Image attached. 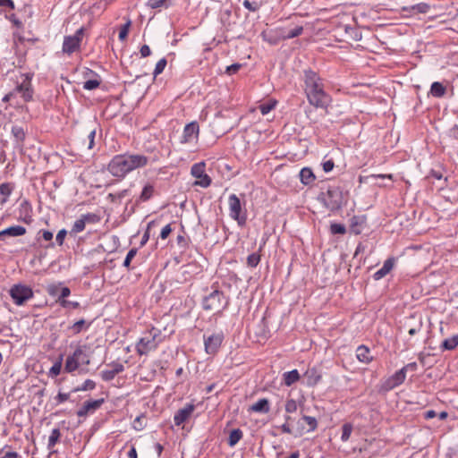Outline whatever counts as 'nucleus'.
<instances>
[{
    "mask_svg": "<svg viewBox=\"0 0 458 458\" xmlns=\"http://www.w3.org/2000/svg\"><path fill=\"white\" fill-rule=\"evenodd\" d=\"M303 89L309 104L326 113L332 104L331 96L325 90L323 79L314 71L306 70L303 74Z\"/></svg>",
    "mask_w": 458,
    "mask_h": 458,
    "instance_id": "1",
    "label": "nucleus"
},
{
    "mask_svg": "<svg viewBox=\"0 0 458 458\" xmlns=\"http://www.w3.org/2000/svg\"><path fill=\"white\" fill-rule=\"evenodd\" d=\"M148 157L142 154H119L110 160L107 170L113 176L123 179L131 172L148 165Z\"/></svg>",
    "mask_w": 458,
    "mask_h": 458,
    "instance_id": "2",
    "label": "nucleus"
},
{
    "mask_svg": "<svg viewBox=\"0 0 458 458\" xmlns=\"http://www.w3.org/2000/svg\"><path fill=\"white\" fill-rule=\"evenodd\" d=\"M32 77L30 73H21L17 77L15 88L3 98V102H11L18 106L21 105L18 96L24 103L31 101L34 95Z\"/></svg>",
    "mask_w": 458,
    "mask_h": 458,
    "instance_id": "3",
    "label": "nucleus"
},
{
    "mask_svg": "<svg viewBox=\"0 0 458 458\" xmlns=\"http://www.w3.org/2000/svg\"><path fill=\"white\" fill-rule=\"evenodd\" d=\"M160 343V331L155 327L146 331L136 344L135 349L139 355H147L155 351Z\"/></svg>",
    "mask_w": 458,
    "mask_h": 458,
    "instance_id": "4",
    "label": "nucleus"
},
{
    "mask_svg": "<svg viewBox=\"0 0 458 458\" xmlns=\"http://www.w3.org/2000/svg\"><path fill=\"white\" fill-rule=\"evenodd\" d=\"M224 299L223 292L215 290L203 299L202 307L205 310L219 312L228 305V301Z\"/></svg>",
    "mask_w": 458,
    "mask_h": 458,
    "instance_id": "5",
    "label": "nucleus"
},
{
    "mask_svg": "<svg viewBox=\"0 0 458 458\" xmlns=\"http://www.w3.org/2000/svg\"><path fill=\"white\" fill-rule=\"evenodd\" d=\"M228 208L230 217L237 221L239 225H244L247 221V215L243 211L242 202L236 194H231L228 197Z\"/></svg>",
    "mask_w": 458,
    "mask_h": 458,
    "instance_id": "6",
    "label": "nucleus"
},
{
    "mask_svg": "<svg viewBox=\"0 0 458 458\" xmlns=\"http://www.w3.org/2000/svg\"><path fill=\"white\" fill-rule=\"evenodd\" d=\"M191 174L195 178L193 186L208 188L212 183L211 177L206 173V162L204 161L194 164L191 168Z\"/></svg>",
    "mask_w": 458,
    "mask_h": 458,
    "instance_id": "7",
    "label": "nucleus"
},
{
    "mask_svg": "<svg viewBox=\"0 0 458 458\" xmlns=\"http://www.w3.org/2000/svg\"><path fill=\"white\" fill-rule=\"evenodd\" d=\"M9 293L13 302L18 306L23 305L34 296L31 287L22 284H13Z\"/></svg>",
    "mask_w": 458,
    "mask_h": 458,
    "instance_id": "8",
    "label": "nucleus"
},
{
    "mask_svg": "<svg viewBox=\"0 0 458 458\" xmlns=\"http://www.w3.org/2000/svg\"><path fill=\"white\" fill-rule=\"evenodd\" d=\"M81 364L89 365V359L82 348L78 347L72 355L67 357L64 365V370L68 373H72L75 371Z\"/></svg>",
    "mask_w": 458,
    "mask_h": 458,
    "instance_id": "9",
    "label": "nucleus"
},
{
    "mask_svg": "<svg viewBox=\"0 0 458 458\" xmlns=\"http://www.w3.org/2000/svg\"><path fill=\"white\" fill-rule=\"evenodd\" d=\"M84 29L81 28L73 35L65 36L63 42L62 50L64 54L71 55L81 48L83 38Z\"/></svg>",
    "mask_w": 458,
    "mask_h": 458,
    "instance_id": "10",
    "label": "nucleus"
},
{
    "mask_svg": "<svg viewBox=\"0 0 458 458\" xmlns=\"http://www.w3.org/2000/svg\"><path fill=\"white\" fill-rule=\"evenodd\" d=\"M323 200L328 209L337 210L343 204V193L337 187L329 188L323 195Z\"/></svg>",
    "mask_w": 458,
    "mask_h": 458,
    "instance_id": "11",
    "label": "nucleus"
},
{
    "mask_svg": "<svg viewBox=\"0 0 458 458\" xmlns=\"http://www.w3.org/2000/svg\"><path fill=\"white\" fill-rule=\"evenodd\" d=\"M224 341L222 332H215L209 335H204L205 352L209 355H215L220 349Z\"/></svg>",
    "mask_w": 458,
    "mask_h": 458,
    "instance_id": "12",
    "label": "nucleus"
},
{
    "mask_svg": "<svg viewBox=\"0 0 458 458\" xmlns=\"http://www.w3.org/2000/svg\"><path fill=\"white\" fill-rule=\"evenodd\" d=\"M262 38L270 45H276L281 40H286V28L277 27L262 32Z\"/></svg>",
    "mask_w": 458,
    "mask_h": 458,
    "instance_id": "13",
    "label": "nucleus"
},
{
    "mask_svg": "<svg viewBox=\"0 0 458 458\" xmlns=\"http://www.w3.org/2000/svg\"><path fill=\"white\" fill-rule=\"evenodd\" d=\"M199 134V126L197 122H191L185 125L182 136V143H190L198 140Z\"/></svg>",
    "mask_w": 458,
    "mask_h": 458,
    "instance_id": "14",
    "label": "nucleus"
},
{
    "mask_svg": "<svg viewBox=\"0 0 458 458\" xmlns=\"http://www.w3.org/2000/svg\"><path fill=\"white\" fill-rule=\"evenodd\" d=\"M194 410L195 406L192 403H188L183 408L178 410L174 417V424L180 426L184 423L189 420Z\"/></svg>",
    "mask_w": 458,
    "mask_h": 458,
    "instance_id": "15",
    "label": "nucleus"
},
{
    "mask_svg": "<svg viewBox=\"0 0 458 458\" xmlns=\"http://www.w3.org/2000/svg\"><path fill=\"white\" fill-rule=\"evenodd\" d=\"M405 378L406 374L404 373V370L401 369L386 380L385 388L386 390L394 389L402 385Z\"/></svg>",
    "mask_w": 458,
    "mask_h": 458,
    "instance_id": "16",
    "label": "nucleus"
},
{
    "mask_svg": "<svg viewBox=\"0 0 458 458\" xmlns=\"http://www.w3.org/2000/svg\"><path fill=\"white\" fill-rule=\"evenodd\" d=\"M108 369H106L101 372L102 379L105 381L114 379L116 375L124 370V366L120 362H114L108 365Z\"/></svg>",
    "mask_w": 458,
    "mask_h": 458,
    "instance_id": "17",
    "label": "nucleus"
},
{
    "mask_svg": "<svg viewBox=\"0 0 458 458\" xmlns=\"http://www.w3.org/2000/svg\"><path fill=\"white\" fill-rule=\"evenodd\" d=\"M104 403V399L87 401L83 403L82 407L78 410L77 415L79 417H85L90 412H94L98 410L102 403Z\"/></svg>",
    "mask_w": 458,
    "mask_h": 458,
    "instance_id": "18",
    "label": "nucleus"
},
{
    "mask_svg": "<svg viewBox=\"0 0 458 458\" xmlns=\"http://www.w3.org/2000/svg\"><path fill=\"white\" fill-rule=\"evenodd\" d=\"M304 377L309 386H315L320 382L322 375L318 368L312 367L307 369L304 373Z\"/></svg>",
    "mask_w": 458,
    "mask_h": 458,
    "instance_id": "19",
    "label": "nucleus"
},
{
    "mask_svg": "<svg viewBox=\"0 0 458 458\" xmlns=\"http://www.w3.org/2000/svg\"><path fill=\"white\" fill-rule=\"evenodd\" d=\"M27 230L21 225H13L0 231V241H4L6 236L18 237L26 233Z\"/></svg>",
    "mask_w": 458,
    "mask_h": 458,
    "instance_id": "20",
    "label": "nucleus"
},
{
    "mask_svg": "<svg viewBox=\"0 0 458 458\" xmlns=\"http://www.w3.org/2000/svg\"><path fill=\"white\" fill-rule=\"evenodd\" d=\"M356 358L360 362L364 364H369L373 360L369 348L363 344L357 347Z\"/></svg>",
    "mask_w": 458,
    "mask_h": 458,
    "instance_id": "21",
    "label": "nucleus"
},
{
    "mask_svg": "<svg viewBox=\"0 0 458 458\" xmlns=\"http://www.w3.org/2000/svg\"><path fill=\"white\" fill-rule=\"evenodd\" d=\"M394 258L387 259L384 262L383 267L374 274V276H373L374 279L379 280V279L385 277L394 268Z\"/></svg>",
    "mask_w": 458,
    "mask_h": 458,
    "instance_id": "22",
    "label": "nucleus"
},
{
    "mask_svg": "<svg viewBox=\"0 0 458 458\" xmlns=\"http://www.w3.org/2000/svg\"><path fill=\"white\" fill-rule=\"evenodd\" d=\"M249 411L267 413L270 411L269 401L266 398L259 399L250 407Z\"/></svg>",
    "mask_w": 458,
    "mask_h": 458,
    "instance_id": "23",
    "label": "nucleus"
},
{
    "mask_svg": "<svg viewBox=\"0 0 458 458\" xmlns=\"http://www.w3.org/2000/svg\"><path fill=\"white\" fill-rule=\"evenodd\" d=\"M11 134L18 145H21L26 138V131L23 127L20 125H13Z\"/></svg>",
    "mask_w": 458,
    "mask_h": 458,
    "instance_id": "24",
    "label": "nucleus"
},
{
    "mask_svg": "<svg viewBox=\"0 0 458 458\" xmlns=\"http://www.w3.org/2000/svg\"><path fill=\"white\" fill-rule=\"evenodd\" d=\"M301 378L300 373L297 369L284 372L283 374V381L286 386H291Z\"/></svg>",
    "mask_w": 458,
    "mask_h": 458,
    "instance_id": "25",
    "label": "nucleus"
},
{
    "mask_svg": "<svg viewBox=\"0 0 458 458\" xmlns=\"http://www.w3.org/2000/svg\"><path fill=\"white\" fill-rule=\"evenodd\" d=\"M300 179L303 184L309 185L315 181L316 177L310 168L304 167L300 172Z\"/></svg>",
    "mask_w": 458,
    "mask_h": 458,
    "instance_id": "26",
    "label": "nucleus"
},
{
    "mask_svg": "<svg viewBox=\"0 0 458 458\" xmlns=\"http://www.w3.org/2000/svg\"><path fill=\"white\" fill-rule=\"evenodd\" d=\"M446 92V88L438 81H435L431 84L430 94L435 98H442Z\"/></svg>",
    "mask_w": 458,
    "mask_h": 458,
    "instance_id": "27",
    "label": "nucleus"
},
{
    "mask_svg": "<svg viewBox=\"0 0 458 458\" xmlns=\"http://www.w3.org/2000/svg\"><path fill=\"white\" fill-rule=\"evenodd\" d=\"M154 193H155L154 185L152 183H147L143 187L139 199L142 202L148 201V199H150L153 197Z\"/></svg>",
    "mask_w": 458,
    "mask_h": 458,
    "instance_id": "28",
    "label": "nucleus"
},
{
    "mask_svg": "<svg viewBox=\"0 0 458 458\" xmlns=\"http://www.w3.org/2000/svg\"><path fill=\"white\" fill-rule=\"evenodd\" d=\"M12 182H4L0 185V195L2 196V203H5L13 191Z\"/></svg>",
    "mask_w": 458,
    "mask_h": 458,
    "instance_id": "29",
    "label": "nucleus"
},
{
    "mask_svg": "<svg viewBox=\"0 0 458 458\" xmlns=\"http://www.w3.org/2000/svg\"><path fill=\"white\" fill-rule=\"evenodd\" d=\"M242 436H243V433L240 428L233 429L230 432L229 437H228L229 446H231V447L234 446L242 438Z\"/></svg>",
    "mask_w": 458,
    "mask_h": 458,
    "instance_id": "30",
    "label": "nucleus"
},
{
    "mask_svg": "<svg viewBox=\"0 0 458 458\" xmlns=\"http://www.w3.org/2000/svg\"><path fill=\"white\" fill-rule=\"evenodd\" d=\"M277 104V101L275 99H269L265 103H261L258 106V109L263 115L267 114L271 110H273Z\"/></svg>",
    "mask_w": 458,
    "mask_h": 458,
    "instance_id": "31",
    "label": "nucleus"
},
{
    "mask_svg": "<svg viewBox=\"0 0 458 458\" xmlns=\"http://www.w3.org/2000/svg\"><path fill=\"white\" fill-rule=\"evenodd\" d=\"M458 346V334L453 335L451 338L445 339L441 344L443 350H454Z\"/></svg>",
    "mask_w": 458,
    "mask_h": 458,
    "instance_id": "32",
    "label": "nucleus"
},
{
    "mask_svg": "<svg viewBox=\"0 0 458 458\" xmlns=\"http://www.w3.org/2000/svg\"><path fill=\"white\" fill-rule=\"evenodd\" d=\"M60 437H61L60 429L54 428L51 431V434L48 438L47 448L49 450L53 449L55 447V445L57 444V442L59 441Z\"/></svg>",
    "mask_w": 458,
    "mask_h": 458,
    "instance_id": "33",
    "label": "nucleus"
},
{
    "mask_svg": "<svg viewBox=\"0 0 458 458\" xmlns=\"http://www.w3.org/2000/svg\"><path fill=\"white\" fill-rule=\"evenodd\" d=\"M171 0H148L147 5L151 9L167 8Z\"/></svg>",
    "mask_w": 458,
    "mask_h": 458,
    "instance_id": "34",
    "label": "nucleus"
},
{
    "mask_svg": "<svg viewBox=\"0 0 458 458\" xmlns=\"http://www.w3.org/2000/svg\"><path fill=\"white\" fill-rule=\"evenodd\" d=\"M353 427L351 423H344L342 427V436L341 440L343 442H347L350 439L352 435Z\"/></svg>",
    "mask_w": 458,
    "mask_h": 458,
    "instance_id": "35",
    "label": "nucleus"
},
{
    "mask_svg": "<svg viewBox=\"0 0 458 458\" xmlns=\"http://www.w3.org/2000/svg\"><path fill=\"white\" fill-rule=\"evenodd\" d=\"M63 356H60L58 360L49 369V376L52 377H57L62 369Z\"/></svg>",
    "mask_w": 458,
    "mask_h": 458,
    "instance_id": "36",
    "label": "nucleus"
},
{
    "mask_svg": "<svg viewBox=\"0 0 458 458\" xmlns=\"http://www.w3.org/2000/svg\"><path fill=\"white\" fill-rule=\"evenodd\" d=\"M302 420L307 423L309 426V432L314 431L318 428V421L315 417L303 415Z\"/></svg>",
    "mask_w": 458,
    "mask_h": 458,
    "instance_id": "37",
    "label": "nucleus"
},
{
    "mask_svg": "<svg viewBox=\"0 0 458 458\" xmlns=\"http://www.w3.org/2000/svg\"><path fill=\"white\" fill-rule=\"evenodd\" d=\"M131 24V21L128 20L127 22L124 23L121 27L120 31H119V35H118V38H119V39L121 41H124L127 38Z\"/></svg>",
    "mask_w": 458,
    "mask_h": 458,
    "instance_id": "38",
    "label": "nucleus"
},
{
    "mask_svg": "<svg viewBox=\"0 0 458 458\" xmlns=\"http://www.w3.org/2000/svg\"><path fill=\"white\" fill-rule=\"evenodd\" d=\"M61 284H62L61 283H59V284H55V283L49 284L47 286L46 290H47V293L50 296L55 297V296L58 295V294H60Z\"/></svg>",
    "mask_w": 458,
    "mask_h": 458,
    "instance_id": "39",
    "label": "nucleus"
},
{
    "mask_svg": "<svg viewBox=\"0 0 458 458\" xmlns=\"http://www.w3.org/2000/svg\"><path fill=\"white\" fill-rule=\"evenodd\" d=\"M167 64V61L165 58H161L156 64V67L153 72V75L156 78L160 73H162Z\"/></svg>",
    "mask_w": 458,
    "mask_h": 458,
    "instance_id": "40",
    "label": "nucleus"
},
{
    "mask_svg": "<svg viewBox=\"0 0 458 458\" xmlns=\"http://www.w3.org/2000/svg\"><path fill=\"white\" fill-rule=\"evenodd\" d=\"M303 32V27L302 26H296L293 30L286 29V38L287 39L293 38L296 37H299Z\"/></svg>",
    "mask_w": 458,
    "mask_h": 458,
    "instance_id": "41",
    "label": "nucleus"
},
{
    "mask_svg": "<svg viewBox=\"0 0 458 458\" xmlns=\"http://www.w3.org/2000/svg\"><path fill=\"white\" fill-rule=\"evenodd\" d=\"M81 218L84 221V224H96L98 223L100 218L98 215L93 213H87L81 216Z\"/></svg>",
    "mask_w": 458,
    "mask_h": 458,
    "instance_id": "42",
    "label": "nucleus"
},
{
    "mask_svg": "<svg viewBox=\"0 0 458 458\" xmlns=\"http://www.w3.org/2000/svg\"><path fill=\"white\" fill-rule=\"evenodd\" d=\"M260 262V255L258 253H252L247 258V265L250 267H256Z\"/></svg>",
    "mask_w": 458,
    "mask_h": 458,
    "instance_id": "43",
    "label": "nucleus"
},
{
    "mask_svg": "<svg viewBox=\"0 0 458 458\" xmlns=\"http://www.w3.org/2000/svg\"><path fill=\"white\" fill-rule=\"evenodd\" d=\"M100 82L101 81L98 79H92V80L86 81L83 83V89H87V90L96 89L99 87Z\"/></svg>",
    "mask_w": 458,
    "mask_h": 458,
    "instance_id": "44",
    "label": "nucleus"
},
{
    "mask_svg": "<svg viewBox=\"0 0 458 458\" xmlns=\"http://www.w3.org/2000/svg\"><path fill=\"white\" fill-rule=\"evenodd\" d=\"M155 225H156L155 220H152L148 224L147 229H146V231L142 236L141 242H140V246H144L148 242V241L149 240V237H150V229H151V227L155 226Z\"/></svg>",
    "mask_w": 458,
    "mask_h": 458,
    "instance_id": "45",
    "label": "nucleus"
},
{
    "mask_svg": "<svg viewBox=\"0 0 458 458\" xmlns=\"http://www.w3.org/2000/svg\"><path fill=\"white\" fill-rule=\"evenodd\" d=\"M330 232L333 234H344L346 232L345 226L342 224L334 223L330 225Z\"/></svg>",
    "mask_w": 458,
    "mask_h": 458,
    "instance_id": "46",
    "label": "nucleus"
},
{
    "mask_svg": "<svg viewBox=\"0 0 458 458\" xmlns=\"http://www.w3.org/2000/svg\"><path fill=\"white\" fill-rule=\"evenodd\" d=\"M85 327H87L86 321L84 319H80L71 327V329L72 333L76 335L81 333Z\"/></svg>",
    "mask_w": 458,
    "mask_h": 458,
    "instance_id": "47",
    "label": "nucleus"
},
{
    "mask_svg": "<svg viewBox=\"0 0 458 458\" xmlns=\"http://www.w3.org/2000/svg\"><path fill=\"white\" fill-rule=\"evenodd\" d=\"M284 408H285V411L287 413H293L298 409L297 402L294 399H288L285 402Z\"/></svg>",
    "mask_w": 458,
    "mask_h": 458,
    "instance_id": "48",
    "label": "nucleus"
},
{
    "mask_svg": "<svg viewBox=\"0 0 458 458\" xmlns=\"http://www.w3.org/2000/svg\"><path fill=\"white\" fill-rule=\"evenodd\" d=\"M85 224H84V221L83 219L81 217L80 219H77L72 227V231L71 233H79L81 232H82L84 229H85Z\"/></svg>",
    "mask_w": 458,
    "mask_h": 458,
    "instance_id": "49",
    "label": "nucleus"
},
{
    "mask_svg": "<svg viewBox=\"0 0 458 458\" xmlns=\"http://www.w3.org/2000/svg\"><path fill=\"white\" fill-rule=\"evenodd\" d=\"M136 254H137V249L136 248L131 249L125 257V259L123 261V267H125L126 268H129L132 259L136 256Z\"/></svg>",
    "mask_w": 458,
    "mask_h": 458,
    "instance_id": "50",
    "label": "nucleus"
},
{
    "mask_svg": "<svg viewBox=\"0 0 458 458\" xmlns=\"http://www.w3.org/2000/svg\"><path fill=\"white\" fill-rule=\"evenodd\" d=\"M56 301L63 307V308H69L72 307V309H77L80 307V303L78 301H71L67 300H56Z\"/></svg>",
    "mask_w": 458,
    "mask_h": 458,
    "instance_id": "51",
    "label": "nucleus"
},
{
    "mask_svg": "<svg viewBox=\"0 0 458 458\" xmlns=\"http://www.w3.org/2000/svg\"><path fill=\"white\" fill-rule=\"evenodd\" d=\"M96 386V383L91 379H87L84 381L82 386L79 388H77V391H87V390H92Z\"/></svg>",
    "mask_w": 458,
    "mask_h": 458,
    "instance_id": "52",
    "label": "nucleus"
},
{
    "mask_svg": "<svg viewBox=\"0 0 458 458\" xmlns=\"http://www.w3.org/2000/svg\"><path fill=\"white\" fill-rule=\"evenodd\" d=\"M5 448H4L1 453H2V455L0 456V458H20V454L15 452V451H13L11 449L5 451L4 450Z\"/></svg>",
    "mask_w": 458,
    "mask_h": 458,
    "instance_id": "53",
    "label": "nucleus"
},
{
    "mask_svg": "<svg viewBox=\"0 0 458 458\" xmlns=\"http://www.w3.org/2000/svg\"><path fill=\"white\" fill-rule=\"evenodd\" d=\"M95 135H96V130L95 129H92L89 131L88 133V148L89 149H92L94 145H95Z\"/></svg>",
    "mask_w": 458,
    "mask_h": 458,
    "instance_id": "54",
    "label": "nucleus"
},
{
    "mask_svg": "<svg viewBox=\"0 0 458 458\" xmlns=\"http://www.w3.org/2000/svg\"><path fill=\"white\" fill-rule=\"evenodd\" d=\"M6 18L13 24L14 27L17 29H22L23 24L22 22L16 17L15 14H11L9 16H6Z\"/></svg>",
    "mask_w": 458,
    "mask_h": 458,
    "instance_id": "55",
    "label": "nucleus"
},
{
    "mask_svg": "<svg viewBox=\"0 0 458 458\" xmlns=\"http://www.w3.org/2000/svg\"><path fill=\"white\" fill-rule=\"evenodd\" d=\"M172 227H171V225H166L165 226H164L161 230V233H160V238L162 240H165L169 235L170 233H172Z\"/></svg>",
    "mask_w": 458,
    "mask_h": 458,
    "instance_id": "56",
    "label": "nucleus"
},
{
    "mask_svg": "<svg viewBox=\"0 0 458 458\" xmlns=\"http://www.w3.org/2000/svg\"><path fill=\"white\" fill-rule=\"evenodd\" d=\"M70 398V394H65V393H59L56 396H55V401H56V404H61L64 402H66L68 399Z\"/></svg>",
    "mask_w": 458,
    "mask_h": 458,
    "instance_id": "57",
    "label": "nucleus"
},
{
    "mask_svg": "<svg viewBox=\"0 0 458 458\" xmlns=\"http://www.w3.org/2000/svg\"><path fill=\"white\" fill-rule=\"evenodd\" d=\"M412 10L417 13H425L428 10V5L426 4H418L412 6Z\"/></svg>",
    "mask_w": 458,
    "mask_h": 458,
    "instance_id": "58",
    "label": "nucleus"
},
{
    "mask_svg": "<svg viewBox=\"0 0 458 458\" xmlns=\"http://www.w3.org/2000/svg\"><path fill=\"white\" fill-rule=\"evenodd\" d=\"M322 166H323V170L326 172V173H328L330 171L333 170L334 166H335V163L333 160H327V161H324L323 164H322Z\"/></svg>",
    "mask_w": 458,
    "mask_h": 458,
    "instance_id": "59",
    "label": "nucleus"
},
{
    "mask_svg": "<svg viewBox=\"0 0 458 458\" xmlns=\"http://www.w3.org/2000/svg\"><path fill=\"white\" fill-rule=\"evenodd\" d=\"M66 230L64 229H62L57 233L55 240L59 245H62L64 243V240L66 236Z\"/></svg>",
    "mask_w": 458,
    "mask_h": 458,
    "instance_id": "60",
    "label": "nucleus"
},
{
    "mask_svg": "<svg viewBox=\"0 0 458 458\" xmlns=\"http://www.w3.org/2000/svg\"><path fill=\"white\" fill-rule=\"evenodd\" d=\"M71 294V290L68 287H61L60 294L57 300H65Z\"/></svg>",
    "mask_w": 458,
    "mask_h": 458,
    "instance_id": "61",
    "label": "nucleus"
},
{
    "mask_svg": "<svg viewBox=\"0 0 458 458\" xmlns=\"http://www.w3.org/2000/svg\"><path fill=\"white\" fill-rule=\"evenodd\" d=\"M140 56L147 57L151 55L150 47L148 45H143L140 49Z\"/></svg>",
    "mask_w": 458,
    "mask_h": 458,
    "instance_id": "62",
    "label": "nucleus"
},
{
    "mask_svg": "<svg viewBox=\"0 0 458 458\" xmlns=\"http://www.w3.org/2000/svg\"><path fill=\"white\" fill-rule=\"evenodd\" d=\"M240 68H241L240 64H233L232 65L227 66L226 72L228 74H233V73H236Z\"/></svg>",
    "mask_w": 458,
    "mask_h": 458,
    "instance_id": "63",
    "label": "nucleus"
},
{
    "mask_svg": "<svg viewBox=\"0 0 458 458\" xmlns=\"http://www.w3.org/2000/svg\"><path fill=\"white\" fill-rule=\"evenodd\" d=\"M0 6L8 7L11 10L15 8V4L13 0H0Z\"/></svg>",
    "mask_w": 458,
    "mask_h": 458,
    "instance_id": "64",
    "label": "nucleus"
}]
</instances>
